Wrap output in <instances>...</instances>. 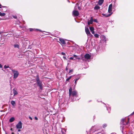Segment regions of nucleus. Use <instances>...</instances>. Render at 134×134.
Masks as SVG:
<instances>
[{
    "instance_id": "obj_1",
    "label": "nucleus",
    "mask_w": 134,
    "mask_h": 134,
    "mask_svg": "<svg viewBox=\"0 0 134 134\" xmlns=\"http://www.w3.org/2000/svg\"><path fill=\"white\" fill-rule=\"evenodd\" d=\"M90 55L88 54H87L84 55V57H82L81 59L83 61H86L87 60L90 59Z\"/></svg>"
},
{
    "instance_id": "obj_2",
    "label": "nucleus",
    "mask_w": 134,
    "mask_h": 134,
    "mask_svg": "<svg viewBox=\"0 0 134 134\" xmlns=\"http://www.w3.org/2000/svg\"><path fill=\"white\" fill-rule=\"evenodd\" d=\"M12 71L13 73V78L14 79L16 78L19 75V73L16 70L14 69H12Z\"/></svg>"
},
{
    "instance_id": "obj_3",
    "label": "nucleus",
    "mask_w": 134,
    "mask_h": 134,
    "mask_svg": "<svg viewBox=\"0 0 134 134\" xmlns=\"http://www.w3.org/2000/svg\"><path fill=\"white\" fill-rule=\"evenodd\" d=\"M85 31L86 34L88 36L90 37L92 36V35L90 33L88 28L85 27Z\"/></svg>"
},
{
    "instance_id": "obj_4",
    "label": "nucleus",
    "mask_w": 134,
    "mask_h": 134,
    "mask_svg": "<svg viewBox=\"0 0 134 134\" xmlns=\"http://www.w3.org/2000/svg\"><path fill=\"white\" fill-rule=\"evenodd\" d=\"M22 124L21 122V121H19L16 126V128L17 129H21L22 128Z\"/></svg>"
},
{
    "instance_id": "obj_5",
    "label": "nucleus",
    "mask_w": 134,
    "mask_h": 134,
    "mask_svg": "<svg viewBox=\"0 0 134 134\" xmlns=\"http://www.w3.org/2000/svg\"><path fill=\"white\" fill-rule=\"evenodd\" d=\"M112 4H111L109 6L108 9V12L109 13V14H112Z\"/></svg>"
},
{
    "instance_id": "obj_6",
    "label": "nucleus",
    "mask_w": 134,
    "mask_h": 134,
    "mask_svg": "<svg viewBox=\"0 0 134 134\" xmlns=\"http://www.w3.org/2000/svg\"><path fill=\"white\" fill-rule=\"evenodd\" d=\"M72 14L74 16H77L79 15V12L76 10H74L72 12Z\"/></svg>"
},
{
    "instance_id": "obj_7",
    "label": "nucleus",
    "mask_w": 134,
    "mask_h": 134,
    "mask_svg": "<svg viewBox=\"0 0 134 134\" xmlns=\"http://www.w3.org/2000/svg\"><path fill=\"white\" fill-rule=\"evenodd\" d=\"M90 29L91 32L92 34H94V29L93 27H90Z\"/></svg>"
},
{
    "instance_id": "obj_8",
    "label": "nucleus",
    "mask_w": 134,
    "mask_h": 134,
    "mask_svg": "<svg viewBox=\"0 0 134 134\" xmlns=\"http://www.w3.org/2000/svg\"><path fill=\"white\" fill-rule=\"evenodd\" d=\"M93 22V19L92 17H91L90 20L88 22V24L89 25L90 24H92Z\"/></svg>"
},
{
    "instance_id": "obj_9",
    "label": "nucleus",
    "mask_w": 134,
    "mask_h": 134,
    "mask_svg": "<svg viewBox=\"0 0 134 134\" xmlns=\"http://www.w3.org/2000/svg\"><path fill=\"white\" fill-rule=\"evenodd\" d=\"M77 94V92L76 91H73L72 92L71 95L73 96H75Z\"/></svg>"
},
{
    "instance_id": "obj_10",
    "label": "nucleus",
    "mask_w": 134,
    "mask_h": 134,
    "mask_svg": "<svg viewBox=\"0 0 134 134\" xmlns=\"http://www.w3.org/2000/svg\"><path fill=\"white\" fill-rule=\"evenodd\" d=\"M102 15L103 16H105V17H108L110 16L111 15V14H103L102 13Z\"/></svg>"
},
{
    "instance_id": "obj_11",
    "label": "nucleus",
    "mask_w": 134,
    "mask_h": 134,
    "mask_svg": "<svg viewBox=\"0 0 134 134\" xmlns=\"http://www.w3.org/2000/svg\"><path fill=\"white\" fill-rule=\"evenodd\" d=\"M104 2V0H99L98 3L100 5H101Z\"/></svg>"
},
{
    "instance_id": "obj_12",
    "label": "nucleus",
    "mask_w": 134,
    "mask_h": 134,
    "mask_svg": "<svg viewBox=\"0 0 134 134\" xmlns=\"http://www.w3.org/2000/svg\"><path fill=\"white\" fill-rule=\"evenodd\" d=\"M59 41L62 44H65V41L64 39L62 38H59Z\"/></svg>"
},
{
    "instance_id": "obj_13",
    "label": "nucleus",
    "mask_w": 134,
    "mask_h": 134,
    "mask_svg": "<svg viewBox=\"0 0 134 134\" xmlns=\"http://www.w3.org/2000/svg\"><path fill=\"white\" fill-rule=\"evenodd\" d=\"M15 119L14 118L12 117L9 119V121L10 122H12L14 121V120H15Z\"/></svg>"
},
{
    "instance_id": "obj_14",
    "label": "nucleus",
    "mask_w": 134,
    "mask_h": 134,
    "mask_svg": "<svg viewBox=\"0 0 134 134\" xmlns=\"http://www.w3.org/2000/svg\"><path fill=\"white\" fill-rule=\"evenodd\" d=\"M13 93L14 94V96L16 95L17 94H18L17 92L14 89H13Z\"/></svg>"
},
{
    "instance_id": "obj_15",
    "label": "nucleus",
    "mask_w": 134,
    "mask_h": 134,
    "mask_svg": "<svg viewBox=\"0 0 134 134\" xmlns=\"http://www.w3.org/2000/svg\"><path fill=\"white\" fill-rule=\"evenodd\" d=\"M11 103L14 107H15L16 105L14 101H12L11 102Z\"/></svg>"
},
{
    "instance_id": "obj_16",
    "label": "nucleus",
    "mask_w": 134,
    "mask_h": 134,
    "mask_svg": "<svg viewBox=\"0 0 134 134\" xmlns=\"http://www.w3.org/2000/svg\"><path fill=\"white\" fill-rule=\"evenodd\" d=\"M100 8V7L98 5H96L94 8V9L96 10H97Z\"/></svg>"
},
{
    "instance_id": "obj_17",
    "label": "nucleus",
    "mask_w": 134,
    "mask_h": 134,
    "mask_svg": "<svg viewBox=\"0 0 134 134\" xmlns=\"http://www.w3.org/2000/svg\"><path fill=\"white\" fill-rule=\"evenodd\" d=\"M14 46L15 48H18L19 49V44H15L14 45Z\"/></svg>"
},
{
    "instance_id": "obj_18",
    "label": "nucleus",
    "mask_w": 134,
    "mask_h": 134,
    "mask_svg": "<svg viewBox=\"0 0 134 134\" xmlns=\"http://www.w3.org/2000/svg\"><path fill=\"white\" fill-rule=\"evenodd\" d=\"M72 92V88L71 87H70L69 90V96H70L71 94V93Z\"/></svg>"
},
{
    "instance_id": "obj_19",
    "label": "nucleus",
    "mask_w": 134,
    "mask_h": 134,
    "mask_svg": "<svg viewBox=\"0 0 134 134\" xmlns=\"http://www.w3.org/2000/svg\"><path fill=\"white\" fill-rule=\"evenodd\" d=\"M37 82L38 86H41V85H42V82L40 81Z\"/></svg>"
},
{
    "instance_id": "obj_20",
    "label": "nucleus",
    "mask_w": 134,
    "mask_h": 134,
    "mask_svg": "<svg viewBox=\"0 0 134 134\" xmlns=\"http://www.w3.org/2000/svg\"><path fill=\"white\" fill-rule=\"evenodd\" d=\"M36 80L37 82L40 81L39 80V77L38 75H37L36 76Z\"/></svg>"
},
{
    "instance_id": "obj_21",
    "label": "nucleus",
    "mask_w": 134,
    "mask_h": 134,
    "mask_svg": "<svg viewBox=\"0 0 134 134\" xmlns=\"http://www.w3.org/2000/svg\"><path fill=\"white\" fill-rule=\"evenodd\" d=\"M73 56L75 57L76 59H80V58L78 57L77 55H73Z\"/></svg>"
},
{
    "instance_id": "obj_22",
    "label": "nucleus",
    "mask_w": 134,
    "mask_h": 134,
    "mask_svg": "<svg viewBox=\"0 0 134 134\" xmlns=\"http://www.w3.org/2000/svg\"><path fill=\"white\" fill-rule=\"evenodd\" d=\"M94 36L96 38H98L99 35L97 34H96L94 35Z\"/></svg>"
},
{
    "instance_id": "obj_23",
    "label": "nucleus",
    "mask_w": 134,
    "mask_h": 134,
    "mask_svg": "<svg viewBox=\"0 0 134 134\" xmlns=\"http://www.w3.org/2000/svg\"><path fill=\"white\" fill-rule=\"evenodd\" d=\"M5 15V13H1V15H0V16H4Z\"/></svg>"
},
{
    "instance_id": "obj_24",
    "label": "nucleus",
    "mask_w": 134,
    "mask_h": 134,
    "mask_svg": "<svg viewBox=\"0 0 134 134\" xmlns=\"http://www.w3.org/2000/svg\"><path fill=\"white\" fill-rule=\"evenodd\" d=\"M107 126V125L106 124H104L102 125V127L103 128Z\"/></svg>"
},
{
    "instance_id": "obj_25",
    "label": "nucleus",
    "mask_w": 134,
    "mask_h": 134,
    "mask_svg": "<svg viewBox=\"0 0 134 134\" xmlns=\"http://www.w3.org/2000/svg\"><path fill=\"white\" fill-rule=\"evenodd\" d=\"M9 68V66H7L6 65H5L4 66V68L5 69H6Z\"/></svg>"
},
{
    "instance_id": "obj_26",
    "label": "nucleus",
    "mask_w": 134,
    "mask_h": 134,
    "mask_svg": "<svg viewBox=\"0 0 134 134\" xmlns=\"http://www.w3.org/2000/svg\"><path fill=\"white\" fill-rule=\"evenodd\" d=\"M71 77H72L71 76H70L68 78H67L66 79V81H68L71 78Z\"/></svg>"
},
{
    "instance_id": "obj_27",
    "label": "nucleus",
    "mask_w": 134,
    "mask_h": 134,
    "mask_svg": "<svg viewBox=\"0 0 134 134\" xmlns=\"http://www.w3.org/2000/svg\"><path fill=\"white\" fill-rule=\"evenodd\" d=\"M70 59L72 60H75V59H74V58L72 57H71L70 58Z\"/></svg>"
},
{
    "instance_id": "obj_28",
    "label": "nucleus",
    "mask_w": 134,
    "mask_h": 134,
    "mask_svg": "<svg viewBox=\"0 0 134 134\" xmlns=\"http://www.w3.org/2000/svg\"><path fill=\"white\" fill-rule=\"evenodd\" d=\"M93 21L94 22L97 23V21L96 19H94L93 20Z\"/></svg>"
},
{
    "instance_id": "obj_29",
    "label": "nucleus",
    "mask_w": 134,
    "mask_h": 134,
    "mask_svg": "<svg viewBox=\"0 0 134 134\" xmlns=\"http://www.w3.org/2000/svg\"><path fill=\"white\" fill-rule=\"evenodd\" d=\"M73 70L71 69L69 71V73H70L71 72H73Z\"/></svg>"
},
{
    "instance_id": "obj_30",
    "label": "nucleus",
    "mask_w": 134,
    "mask_h": 134,
    "mask_svg": "<svg viewBox=\"0 0 134 134\" xmlns=\"http://www.w3.org/2000/svg\"><path fill=\"white\" fill-rule=\"evenodd\" d=\"M40 88V89L41 90H42V85H41V86H39Z\"/></svg>"
},
{
    "instance_id": "obj_31",
    "label": "nucleus",
    "mask_w": 134,
    "mask_h": 134,
    "mask_svg": "<svg viewBox=\"0 0 134 134\" xmlns=\"http://www.w3.org/2000/svg\"><path fill=\"white\" fill-rule=\"evenodd\" d=\"M124 120H125V119H122L121 120V122H122L123 123L124 122Z\"/></svg>"
},
{
    "instance_id": "obj_32",
    "label": "nucleus",
    "mask_w": 134,
    "mask_h": 134,
    "mask_svg": "<svg viewBox=\"0 0 134 134\" xmlns=\"http://www.w3.org/2000/svg\"><path fill=\"white\" fill-rule=\"evenodd\" d=\"M34 30L33 29L30 28V30L31 31H32Z\"/></svg>"
},
{
    "instance_id": "obj_33",
    "label": "nucleus",
    "mask_w": 134,
    "mask_h": 134,
    "mask_svg": "<svg viewBox=\"0 0 134 134\" xmlns=\"http://www.w3.org/2000/svg\"><path fill=\"white\" fill-rule=\"evenodd\" d=\"M13 18L15 19H16L17 18V16H13Z\"/></svg>"
},
{
    "instance_id": "obj_34",
    "label": "nucleus",
    "mask_w": 134,
    "mask_h": 134,
    "mask_svg": "<svg viewBox=\"0 0 134 134\" xmlns=\"http://www.w3.org/2000/svg\"><path fill=\"white\" fill-rule=\"evenodd\" d=\"M35 119L36 120H38V118L36 117H35Z\"/></svg>"
},
{
    "instance_id": "obj_35",
    "label": "nucleus",
    "mask_w": 134,
    "mask_h": 134,
    "mask_svg": "<svg viewBox=\"0 0 134 134\" xmlns=\"http://www.w3.org/2000/svg\"><path fill=\"white\" fill-rule=\"evenodd\" d=\"M62 55H65V53L64 52H62Z\"/></svg>"
},
{
    "instance_id": "obj_36",
    "label": "nucleus",
    "mask_w": 134,
    "mask_h": 134,
    "mask_svg": "<svg viewBox=\"0 0 134 134\" xmlns=\"http://www.w3.org/2000/svg\"><path fill=\"white\" fill-rule=\"evenodd\" d=\"M29 118L31 120H32V118L30 117V116H29Z\"/></svg>"
},
{
    "instance_id": "obj_37",
    "label": "nucleus",
    "mask_w": 134,
    "mask_h": 134,
    "mask_svg": "<svg viewBox=\"0 0 134 134\" xmlns=\"http://www.w3.org/2000/svg\"><path fill=\"white\" fill-rule=\"evenodd\" d=\"M2 65L0 64V68H2Z\"/></svg>"
},
{
    "instance_id": "obj_38",
    "label": "nucleus",
    "mask_w": 134,
    "mask_h": 134,
    "mask_svg": "<svg viewBox=\"0 0 134 134\" xmlns=\"http://www.w3.org/2000/svg\"><path fill=\"white\" fill-rule=\"evenodd\" d=\"M75 85L77 83V81H76V80H75Z\"/></svg>"
},
{
    "instance_id": "obj_39",
    "label": "nucleus",
    "mask_w": 134,
    "mask_h": 134,
    "mask_svg": "<svg viewBox=\"0 0 134 134\" xmlns=\"http://www.w3.org/2000/svg\"><path fill=\"white\" fill-rule=\"evenodd\" d=\"M134 114V111L131 114V115H132Z\"/></svg>"
},
{
    "instance_id": "obj_40",
    "label": "nucleus",
    "mask_w": 134,
    "mask_h": 134,
    "mask_svg": "<svg viewBox=\"0 0 134 134\" xmlns=\"http://www.w3.org/2000/svg\"><path fill=\"white\" fill-rule=\"evenodd\" d=\"M3 7V6H2V5L0 4V8H1L2 7Z\"/></svg>"
},
{
    "instance_id": "obj_41",
    "label": "nucleus",
    "mask_w": 134,
    "mask_h": 134,
    "mask_svg": "<svg viewBox=\"0 0 134 134\" xmlns=\"http://www.w3.org/2000/svg\"><path fill=\"white\" fill-rule=\"evenodd\" d=\"M63 58H64V59H66V57H63Z\"/></svg>"
},
{
    "instance_id": "obj_42",
    "label": "nucleus",
    "mask_w": 134,
    "mask_h": 134,
    "mask_svg": "<svg viewBox=\"0 0 134 134\" xmlns=\"http://www.w3.org/2000/svg\"><path fill=\"white\" fill-rule=\"evenodd\" d=\"M79 79V78H78V79H76V81H77Z\"/></svg>"
},
{
    "instance_id": "obj_43",
    "label": "nucleus",
    "mask_w": 134,
    "mask_h": 134,
    "mask_svg": "<svg viewBox=\"0 0 134 134\" xmlns=\"http://www.w3.org/2000/svg\"><path fill=\"white\" fill-rule=\"evenodd\" d=\"M20 129H18V131L20 132Z\"/></svg>"
},
{
    "instance_id": "obj_44",
    "label": "nucleus",
    "mask_w": 134,
    "mask_h": 134,
    "mask_svg": "<svg viewBox=\"0 0 134 134\" xmlns=\"http://www.w3.org/2000/svg\"><path fill=\"white\" fill-rule=\"evenodd\" d=\"M111 134H116L115 133H111Z\"/></svg>"
},
{
    "instance_id": "obj_45",
    "label": "nucleus",
    "mask_w": 134,
    "mask_h": 134,
    "mask_svg": "<svg viewBox=\"0 0 134 134\" xmlns=\"http://www.w3.org/2000/svg\"><path fill=\"white\" fill-rule=\"evenodd\" d=\"M10 130H11V131H12V130H13V129H12V128H11V129H10Z\"/></svg>"
},
{
    "instance_id": "obj_46",
    "label": "nucleus",
    "mask_w": 134,
    "mask_h": 134,
    "mask_svg": "<svg viewBox=\"0 0 134 134\" xmlns=\"http://www.w3.org/2000/svg\"><path fill=\"white\" fill-rule=\"evenodd\" d=\"M12 134H14V133L13 132H12Z\"/></svg>"
},
{
    "instance_id": "obj_47",
    "label": "nucleus",
    "mask_w": 134,
    "mask_h": 134,
    "mask_svg": "<svg viewBox=\"0 0 134 134\" xmlns=\"http://www.w3.org/2000/svg\"><path fill=\"white\" fill-rule=\"evenodd\" d=\"M66 70H68L67 68H66Z\"/></svg>"
},
{
    "instance_id": "obj_48",
    "label": "nucleus",
    "mask_w": 134,
    "mask_h": 134,
    "mask_svg": "<svg viewBox=\"0 0 134 134\" xmlns=\"http://www.w3.org/2000/svg\"><path fill=\"white\" fill-rule=\"evenodd\" d=\"M36 30H39L38 29H36Z\"/></svg>"
},
{
    "instance_id": "obj_49",
    "label": "nucleus",
    "mask_w": 134,
    "mask_h": 134,
    "mask_svg": "<svg viewBox=\"0 0 134 134\" xmlns=\"http://www.w3.org/2000/svg\"><path fill=\"white\" fill-rule=\"evenodd\" d=\"M128 120L129 121V118H128Z\"/></svg>"
},
{
    "instance_id": "obj_50",
    "label": "nucleus",
    "mask_w": 134,
    "mask_h": 134,
    "mask_svg": "<svg viewBox=\"0 0 134 134\" xmlns=\"http://www.w3.org/2000/svg\"><path fill=\"white\" fill-rule=\"evenodd\" d=\"M6 134H7V133H6Z\"/></svg>"
}]
</instances>
